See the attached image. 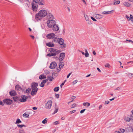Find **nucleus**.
<instances>
[{"instance_id": "nucleus-2", "label": "nucleus", "mask_w": 133, "mask_h": 133, "mask_svg": "<svg viewBox=\"0 0 133 133\" xmlns=\"http://www.w3.org/2000/svg\"><path fill=\"white\" fill-rule=\"evenodd\" d=\"M50 51V52L47 55V56L49 57L55 56L61 52L60 50H57L56 49L53 48H51Z\"/></svg>"}, {"instance_id": "nucleus-36", "label": "nucleus", "mask_w": 133, "mask_h": 133, "mask_svg": "<svg viewBox=\"0 0 133 133\" xmlns=\"http://www.w3.org/2000/svg\"><path fill=\"white\" fill-rule=\"evenodd\" d=\"M114 5L119 4L120 3V1H116L115 0L114 1Z\"/></svg>"}, {"instance_id": "nucleus-7", "label": "nucleus", "mask_w": 133, "mask_h": 133, "mask_svg": "<svg viewBox=\"0 0 133 133\" xmlns=\"http://www.w3.org/2000/svg\"><path fill=\"white\" fill-rule=\"evenodd\" d=\"M56 36L55 34L53 33H50L48 34L46 37L48 39H52Z\"/></svg>"}, {"instance_id": "nucleus-28", "label": "nucleus", "mask_w": 133, "mask_h": 133, "mask_svg": "<svg viewBox=\"0 0 133 133\" xmlns=\"http://www.w3.org/2000/svg\"><path fill=\"white\" fill-rule=\"evenodd\" d=\"M23 116L25 118H29V115L26 114V113L23 114Z\"/></svg>"}, {"instance_id": "nucleus-47", "label": "nucleus", "mask_w": 133, "mask_h": 133, "mask_svg": "<svg viewBox=\"0 0 133 133\" xmlns=\"http://www.w3.org/2000/svg\"><path fill=\"white\" fill-rule=\"evenodd\" d=\"M31 89H26V93H28L30 91V90Z\"/></svg>"}, {"instance_id": "nucleus-3", "label": "nucleus", "mask_w": 133, "mask_h": 133, "mask_svg": "<svg viewBox=\"0 0 133 133\" xmlns=\"http://www.w3.org/2000/svg\"><path fill=\"white\" fill-rule=\"evenodd\" d=\"M47 26L49 28H51L56 24V22L54 19L48 20L47 22Z\"/></svg>"}, {"instance_id": "nucleus-15", "label": "nucleus", "mask_w": 133, "mask_h": 133, "mask_svg": "<svg viewBox=\"0 0 133 133\" xmlns=\"http://www.w3.org/2000/svg\"><path fill=\"white\" fill-rule=\"evenodd\" d=\"M94 16L96 19H101L103 17L102 15L98 14H95Z\"/></svg>"}, {"instance_id": "nucleus-39", "label": "nucleus", "mask_w": 133, "mask_h": 133, "mask_svg": "<svg viewBox=\"0 0 133 133\" xmlns=\"http://www.w3.org/2000/svg\"><path fill=\"white\" fill-rule=\"evenodd\" d=\"M105 67L110 68V66L109 63H107L105 65Z\"/></svg>"}, {"instance_id": "nucleus-21", "label": "nucleus", "mask_w": 133, "mask_h": 133, "mask_svg": "<svg viewBox=\"0 0 133 133\" xmlns=\"http://www.w3.org/2000/svg\"><path fill=\"white\" fill-rule=\"evenodd\" d=\"M38 3L40 5H43L44 4V0H38Z\"/></svg>"}, {"instance_id": "nucleus-20", "label": "nucleus", "mask_w": 133, "mask_h": 133, "mask_svg": "<svg viewBox=\"0 0 133 133\" xmlns=\"http://www.w3.org/2000/svg\"><path fill=\"white\" fill-rule=\"evenodd\" d=\"M10 95L12 96H14L16 95V92L14 90L10 92Z\"/></svg>"}, {"instance_id": "nucleus-38", "label": "nucleus", "mask_w": 133, "mask_h": 133, "mask_svg": "<svg viewBox=\"0 0 133 133\" xmlns=\"http://www.w3.org/2000/svg\"><path fill=\"white\" fill-rule=\"evenodd\" d=\"M48 119L47 118H45L43 121H42V122L43 124L46 123Z\"/></svg>"}, {"instance_id": "nucleus-14", "label": "nucleus", "mask_w": 133, "mask_h": 133, "mask_svg": "<svg viewBox=\"0 0 133 133\" xmlns=\"http://www.w3.org/2000/svg\"><path fill=\"white\" fill-rule=\"evenodd\" d=\"M52 30L55 31H58L59 29V27L56 24L52 27Z\"/></svg>"}, {"instance_id": "nucleus-40", "label": "nucleus", "mask_w": 133, "mask_h": 133, "mask_svg": "<svg viewBox=\"0 0 133 133\" xmlns=\"http://www.w3.org/2000/svg\"><path fill=\"white\" fill-rule=\"evenodd\" d=\"M19 133H25V132L24 130L21 129L19 130Z\"/></svg>"}, {"instance_id": "nucleus-13", "label": "nucleus", "mask_w": 133, "mask_h": 133, "mask_svg": "<svg viewBox=\"0 0 133 133\" xmlns=\"http://www.w3.org/2000/svg\"><path fill=\"white\" fill-rule=\"evenodd\" d=\"M57 66V64L55 62H53L50 64V68L51 69L55 68Z\"/></svg>"}, {"instance_id": "nucleus-55", "label": "nucleus", "mask_w": 133, "mask_h": 133, "mask_svg": "<svg viewBox=\"0 0 133 133\" xmlns=\"http://www.w3.org/2000/svg\"><path fill=\"white\" fill-rule=\"evenodd\" d=\"M102 108V105H100L99 106V107H98L99 109L100 110V109H101Z\"/></svg>"}, {"instance_id": "nucleus-18", "label": "nucleus", "mask_w": 133, "mask_h": 133, "mask_svg": "<svg viewBox=\"0 0 133 133\" xmlns=\"http://www.w3.org/2000/svg\"><path fill=\"white\" fill-rule=\"evenodd\" d=\"M125 17L128 20H131V21H133V17L131 15H130V17L128 15H126Z\"/></svg>"}, {"instance_id": "nucleus-27", "label": "nucleus", "mask_w": 133, "mask_h": 133, "mask_svg": "<svg viewBox=\"0 0 133 133\" xmlns=\"http://www.w3.org/2000/svg\"><path fill=\"white\" fill-rule=\"evenodd\" d=\"M83 105L84 106L87 105V107H88V106L90 105V104L88 102H84L83 103Z\"/></svg>"}, {"instance_id": "nucleus-1", "label": "nucleus", "mask_w": 133, "mask_h": 133, "mask_svg": "<svg viewBox=\"0 0 133 133\" xmlns=\"http://www.w3.org/2000/svg\"><path fill=\"white\" fill-rule=\"evenodd\" d=\"M47 15V11L44 10H40L35 16V19L37 21L41 20L42 18L45 17Z\"/></svg>"}, {"instance_id": "nucleus-57", "label": "nucleus", "mask_w": 133, "mask_h": 133, "mask_svg": "<svg viewBox=\"0 0 133 133\" xmlns=\"http://www.w3.org/2000/svg\"><path fill=\"white\" fill-rule=\"evenodd\" d=\"M115 98H116L115 97H114L112 99H109V100L110 101H112L114 100Z\"/></svg>"}, {"instance_id": "nucleus-10", "label": "nucleus", "mask_w": 133, "mask_h": 133, "mask_svg": "<svg viewBox=\"0 0 133 133\" xmlns=\"http://www.w3.org/2000/svg\"><path fill=\"white\" fill-rule=\"evenodd\" d=\"M3 102L7 104L11 105L12 101L9 99H5L3 100Z\"/></svg>"}, {"instance_id": "nucleus-54", "label": "nucleus", "mask_w": 133, "mask_h": 133, "mask_svg": "<svg viewBox=\"0 0 133 133\" xmlns=\"http://www.w3.org/2000/svg\"><path fill=\"white\" fill-rule=\"evenodd\" d=\"M65 81H64V82L63 83H62L61 84V85H60V87H61V88H62V86H63V85H64V84L65 82Z\"/></svg>"}, {"instance_id": "nucleus-43", "label": "nucleus", "mask_w": 133, "mask_h": 133, "mask_svg": "<svg viewBox=\"0 0 133 133\" xmlns=\"http://www.w3.org/2000/svg\"><path fill=\"white\" fill-rule=\"evenodd\" d=\"M128 76L130 77H133V74L131 73H129L128 74Z\"/></svg>"}, {"instance_id": "nucleus-61", "label": "nucleus", "mask_w": 133, "mask_h": 133, "mask_svg": "<svg viewBox=\"0 0 133 133\" xmlns=\"http://www.w3.org/2000/svg\"><path fill=\"white\" fill-rule=\"evenodd\" d=\"M55 125H57L59 124V123L58 122V121H56L54 123Z\"/></svg>"}, {"instance_id": "nucleus-52", "label": "nucleus", "mask_w": 133, "mask_h": 133, "mask_svg": "<svg viewBox=\"0 0 133 133\" xmlns=\"http://www.w3.org/2000/svg\"><path fill=\"white\" fill-rule=\"evenodd\" d=\"M58 111V108H57L54 111V114H55L56 113H57Z\"/></svg>"}, {"instance_id": "nucleus-45", "label": "nucleus", "mask_w": 133, "mask_h": 133, "mask_svg": "<svg viewBox=\"0 0 133 133\" xmlns=\"http://www.w3.org/2000/svg\"><path fill=\"white\" fill-rule=\"evenodd\" d=\"M78 82V80H76L74 81L72 83H73V84H76V83H77Z\"/></svg>"}, {"instance_id": "nucleus-60", "label": "nucleus", "mask_w": 133, "mask_h": 133, "mask_svg": "<svg viewBox=\"0 0 133 133\" xmlns=\"http://www.w3.org/2000/svg\"><path fill=\"white\" fill-rule=\"evenodd\" d=\"M71 73L69 74H68V75H67V78H68L69 77V76H70V75H71Z\"/></svg>"}, {"instance_id": "nucleus-22", "label": "nucleus", "mask_w": 133, "mask_h": 133, "mask_svg": "<svg viewBox=\"0 0 133 133\" xmlns=\"http://www.w3.org/2000/svg\"><path fill=\"white\" fill-rule=\"evenodd\" d=\"M15 89L16 90L19 91L22 90V88L18 85H17L15 86Z\"/></svg>"}, {"instance_id": "nucleus-48", "label": "nucleus", "mask_w": 133, "mask_h": 133, "mask_svg": "<svg viewBox=\"0 0 133 133\" xmlns=\"http://www.w3.org/2000/svg\"><path fill=\"white\" fill-rule=\"evenodd\" d=\"M85 110H86L85 109H84L81 110L80 111L81 114H82V113H83Z\"/></svg>"}, {"instance_id": "nucleus-44", "label": "nucleus", "mask_w": 133, "mask_h": 133, "mask_svg": "<svg viewBox=\"0 0 133 133\" xmlns=\"http://www.w3.org/2000/svg\"><path fill=\"white\" fill-rule=\"evenodd\" d=\"M120 130L122 133H124L125 131V130L122 129H119Z\"/></svg>"}, {"instance_id": "nucleus-51", "label": "nucleus", "mask_w": 133, "mask_h": 133, "mask_svg": "<svg viewBox=\"0 0 133 133\" xmlns=\"http://www.w3.org/2000/svg\"><path fill=\"white\" fill-rule=\"evenodd\" d=\"M56 97V98H59V94H56L55 95Z\"/></svg>"}, {"instance_id": "nucleus-30", "label": "nucleus", "mask_w": 133, "mask_h": 133, "mask_svg": "<svg viewBox=\"0 0 133 133\" xmlns=\"http://www.w3.org/2000/svg\"><path fill=\"white\" fill-rule=\"evenodd\" d=\"M84 17L85 19V20L87 21H89V19L88 17V16L87 15L84 14Z\"/></svg>"}, {"instance_id": "nucleus-42", "label": "nucleus", "mask_w": 133, "mask_h": 133, "mask_svg": "<svg viewBox=\"0 0 133 133\" xmlns=\"http://www.w3.org/2000/svg\"><path fill=\"white\" fill-rule=\"evenodd\" d=\"M77 105L75 103L71 105V108H73L75 107Z\"/></svg>"}, {"instance_id": "nucleus-5", "label": "nucleus", "mask_w": 133, "mask_h": 133, "mask_svg": "<svg viewBox=\"0 0 133 133\" xmlns=\"http://www.w3.org/2000/svg\"><path fill=\"white\" fill-rule=\"evenodd\" d=\"M52 104V101L49 100L45 104V108L48 109H50L51 108Z\"/></svg>"}, {"instance_id": "nucleus-49", "label": "nucleus", "mask_w": 133, "mask_h": 133, "mask_svg": "<svg viewBox=\"0 0 133 133\" xmlns=\"http://www.w3.org/2000/svg\"><path fill=\"white\" fill-rule=\"evenodd\" d=\"M110 102L108 101H106L104 102L105 104H109Z\"/></svg>"}, {"instance_id": "nucleus-19", "label": "nucleus", "mask_w": 133, "mask_h": 133, "mask_svg": "<svg viewBox=\"0 0 133 133\" xmlns=\"http://www.w3.org/2000/svg\"><path fill=\"white\" fill-rule=\"evenodd\" d=\"M46 46L50 47L54 46V45L51 42L46 43Z\"/></svg>"}, {"instance_id": "nucleus-34", "label": "nucleus", "mask_w": 133, "mask_h": 133, "mask_svg": "<svg viewBox=\"0 0 133 133\" xmlns=\"http://www.w3.org/2000/svg\"><path fill=\"white\" fill-rule=\"evenodd\" d=\"M58 41V38L57 37H54L53 40V41L56 43H57Z\"/></svg>"}, {"instance_id": "nucleus-29", "label": "nucleus", "mask_w": 133, "mask_h": 133, "mask_svg": "<svg viewBox=\"0 0 133 133\" xmlns=\"http://www.w3.org/2000/svg\"><path fill=\"white\" fill-rule=\"evenodd\" d=\"M123 4L125 6L128 7L130 6L131 5L130 4L127 2H124Z\"/></svg>"}, {"instance_id": "nucleus-25", "label": "nucleus", "mask_w": 133, "mask_h": 133, "mask_svg": "<svg viewBox=\"0 0 133 133\" xmlns=\"http://www.w3.org/2000/svg\"><path fill=\"white\" fill-rule=\"evenodd\" d=\"M112 11H104L102 12V14L104 15H106L110 14Z\"/></svg>"}, {"instance_id": "nucleus-41", "label": "nucleus", "mask_w": 133, "mask_h": 133, "mask_svg": "<svg viewBox=\"0 0 133 133\" xmlns=\"http://www.w3.org/2000/svg\"><path fill=\"white\" fill-rule=\"evenodd\" d=\"M48 79H49V81H51L53 80V79H54V78L50 76L49 77Z\"/></svg>"}, {"instance_id": "nucleus-53", "label": "nucleus", "mask_w": 133, "mask_h": 133, "mask_svg": "<svg viewBox=\"0 0 133 133\" xmlns=\"http://www.w3.org/2000/svg\"><path fill=\"white\" fill-rule=\"evenodd\" d=\"M126 41H128L129 42H131L133 43V41L130 40H128V39H126Z\"/></svg>"}, {"instance_id": "nucleus-64", "label": "nucleus", "mask_w": 133, "mask_h": 133, "mask_svg": "<svg viewBox=\"0 0 133 133\" xmlns=\"http://www.w3.org/2000/svg\"><path fill=\"white\" fill-rule=\"evenodd\" d=\"M115 133H121L118 131H116L115 132Z\"/></svg>"}, {"instance_id": "nucleus-4", "label": "nucleus", "mask_w": 133, "mask_h": 133, "mask_svg": "<svg viewBox=\"0 0 133 133\" xmlns=\"http://www.w3.org/2000/svg\"><path fill=\"white\" fill-rule=\"evenodd\" d=\"M57 43L62 46V48H65L66 47V44L64 43V39L62 38H58V41Z\"/></svg>"}, {"instance_id": "nucleus-58", "label": "nucleus", "mask_w": 133, "mask_h": 133, "mask_svg": "<svg viewBox=\"0 0 133 133\" xmlns=\"http://www.w3.org/2000/svg\"><path fill=\"white\" fill-rule=\"evenodd\" d=\"M34 110H36L37 109V108L36 107H33L32 108Z\"/></svg>"}, {"instance_id": "nucleus-35", "label": "nucleus", "mask_w": 133, "mask_h": 133, "mask_svg": "<svg viewBox=\"0 0 133 133\" xmlns=\"http://www.w3.org/2000/svg\"><path fill=\"white\" fill-rule=\"evenodd\" d=\"M131 119V118H129L128 117H126L124 119V120L127 122H129Z\"/></svg>"}, {"instance_id": "nucleus-59", "label": "nucleus", "mask_w": 133, "mask_h": 133, "mask_svg": "<svg viewBox=\"0 0 133 133\" xmlns=\"http://www.w3.org/2000/svg\"><path fill=\"white\" fill-rule=\"evenodd\" d=\"M75 111H76L75 110H72V111H70V112H71V114H72V113H74Z\"/></svg>"}, {"instance_id": "nucleus-23", "label": "nucleus", "mask_w": 133, "mask_h": 133, "mask_svg": "<svg viewBox=\"0 0 133 133\" xmlns=\"http://www.w3.org/2000/svg\"><path fill=\"white\" fill-rule=\"evenodd\" d=\"M13 98L14 101L15 102H18L19 101L20 99L18 97H13Z\"/></svg>"}, {"instance_id": "nucleus-31", "label": "nucleus", "mask_w": 133, "mask_h": 133, "mask_svg": "<svg viewBox=\"0 0 133 133\" xmlns=\"http://www.w3.org/2000/svg\"><path fill=\"white\" fill-rule=\"evenodd\" d=\"M59 90V87H56L54 88V91L57 92Z\"/></svg>"}, {"instance_id": "nucleus-46", "label": "nucleus", "mask_w": 133, "mask_h": 133, "mask_svg": "<svg viewBox=\"0 0 133 133\" xmlns=\"http://www.w3.org/2000/svg\"><path fill=\"white\" fill-rule=\"evenodd\" d=\"M44 72H45L46 74H48L50 72L49 71L47 70H45Z\"/></svg>"}, {"instance_id": "nucleus-6", "label": "nucleus", "mask_w": 133, "mask_h": 133, "mask_svg": "<svg viewBox=\"0 0 133 133\" xmlns=\"http://www.w3.org/2000/svg\"><path fill=\"white\" fill-rule=\"evenodd\" d=\"M38 3V2H35V3H32V9L34 11H36L37 10Z\"/></svg>"}, {"instance_id": "nucleus-16", "label": "nucleus", "mask_w": 133, "mask_h": 133, "mask_svg": "<svg viewBox=\"0 0 133 133\" xmlns=\"http://www.w3.org/2000/svg\"><path fill=\"white\" fill-rule=\"evenodd\" d=\"M48 81V79H47L43 80L41 82L40 84V86L42 87H44V85L45 84L47 81Z\"/></svg>"}, {"instance_id": "nucleus-63", "label": "nucleus", "mask_w": 133, "mask_h": 133, "mask_svg": "<svg viewBox=\"0 0 133 133\" xmlns=\"http://www.w3.org/2000/svg\"><path fill=\"white\" fill-rule=\"evenodd\" d=\"M97 70L100 72H101V70H100L99 69V68H97Z\"/></svg>"}, {"instance_id": "nucleus-26", "label": "nucleus", "mask_w": 133, "mask_h": 133, "mask_svg": "<svg viewBox=\"0 0 133 133\" xmlns=\"http://www.w3.org/2000/svg\"><path fill=\"white\" fill-rule=\"evenodd\" d=\"M39 79H41L45 78H46V76L44 75H41L39 76Z\"/></svg>"}, {"instance_id": "nucleus-24", "label": "nucleus", "mask_w": 133, "mask_h": 133, "mask_svg": "<svg viewBox=\"0 0 133 133\" xmlns=\"http://www.w3.org/2000/svg\"><path fill=\"white\" fill-rule=\"evenodd\" d=\"M64 64L63 62H60L59 64V71L61 70V68H63L64 66Z\"/></svg>"}, {"instance_id": "nucleus-33", "label": "nucleus", "mask_w": 133, "mask_h": 133, "mask_svg": "<svg viewBox=\"0 0 133 133\" xmlns=\"http://www.w3.org/2000/svg\"><path fill=\"white\" fill-rule=\"evenodd\" d=\"M85 53L84 54L85 56L86 57H88L89 55V53L88 52L87 50L86 49L85 50Z\"/></svg>"}, {"instance_id": "nucleus-11", "label": "nucleus", "mask_w": 133, "mask_h": 133, "mask_svg": "<svg viewBox=\"0 0 133 133\" xmlns=\"http://www.w3.org/2000/svg\"><path fill=\"white\" fill-rule=\"evenodd\" d=\"M65 56V53L62 52L60 54V56L59 58V59L60 61H62L64 59Z\"/></svg>"}, {"instance_id": "nucleus-50", "label": "nucleus", "mask_w": 133, "mask_h": 133, "mask_svg": "<svg viewBox=\"0 0 133 133\" xmlns=\"http://www.w3.org/2000/svg\"><path fill=\"white\" fill-rule=\"evenodd\" d=\"M91 18L94 21H97V20L95 19L94 18L92 17H91Z\"/></svg>"}, {"instance_id": "nucleus-37", "label": "nucleus", "mask_w": 133, "mask_h": 133, "mask_svg": "<svg viewBox=\"0 0 133 133\" xmlns=\"http://www.w3.org/2000/svg\"><path fill=\"white\" fill-rule=\"evenodd\" d=\"M17 126L18 127L20 128H22L24 127H26V126L24 124L20 125V124H18L17 125Z\"/></svg>"}, {"instance_id": "nucleus-56", "label": "nucleus", "mask_w": 133, "mask_h": 133, "mask_svg": "<svg viewBox=\"0 0 133 133\" xmlns=\"http://www.w3.org/2000/svg\"><path fill=\"white\" fill-rule=\"evenodd\" d=\"M4 103H2V101H0V105H4Z\"/></svg>"}, {"instance_id": "nucleus-32", "label": "nucleus", "mask_w": 133, "mask_h": 133, "mask_svg": "<svg viewBox=\"0 0 133 133\" xmlns=\"http://www.w3.org/2000/svg\"><path fill=\"white\" fill-rule=\"evenodd\" d=\"M22 121L19 118H18L17 119L16 121V124H19L21 123Z\"/></svg>"}, {"instance_id": "nucleus-8", "label": "nucleus", "mask_w": 133, "mask_h": 133, "mask_svg": "<svg viewBox=\"0 0 133 133\" xmlns=\"http://www.w3.org/2000/svg\"><path fill=\"white\" fill-rule=\"evenodd\" d=\"M47 17L48 20H53L54 17L53 15L50 13H47Z\"/></svg>"}, {"instance_id": "nucleus-17", "label": "nucleus", "mask_w": 133, "mask_h": 133, "mask_svg": "<svg viewBox=\"0 0 133 133\" xmlns=\"http://www.w3.org/2000/svg\"><path fill=\"white\" fill-rule=\"evenodd\" d=\"M38 84L37 83H33L31 84V88H38L37 87Z\"/></svg>"}, {"instance_id": "nucleus-12", "label": "nucleus", "mask_w": 133, "mask_h": 133, "mask_svg": "<svg viewBox=\"0 0 133 133\" xmlns=\"http://www.w3.org/2000/svg\"><path fill=\"white\" fill-rule=\"evenodd\" d=\"M32 91L31 93V94L32 96H34L35 95L38 90V88H32Z\"/></svg>"}, {"instance_id": "nucleus-62", "label": "nucleus", "mask_w": 133, "mask_h": 133, "mask_svg": "<svg viewBox=\"0 0 133 133\" xmlns=\"http://www.w3.org/2000/svg\"><path fill=\"white\" fill-rule=\"evenodd\" d=\"M76 98V97L75 96H73L72 97H71V98L72 99V100H74V99L75 98Z\"/></svg>"}, {"instance_id": "nucleus-9", "label": "nucleus", "mask_w": 133, "mask_h": 133, "mask_svg": "<svg viewBox=\"0 0 133 133\" xmlns=\"http://www.w3.org/2000/svg\"><path fill=\"white\" fill-rule=\"evenodd\" d=\"M22 98L19 99V101L21 102H25L26 101L28 98L27 96L25 95H23L21 97Z\"/></svg>"}]
</instances>
